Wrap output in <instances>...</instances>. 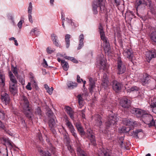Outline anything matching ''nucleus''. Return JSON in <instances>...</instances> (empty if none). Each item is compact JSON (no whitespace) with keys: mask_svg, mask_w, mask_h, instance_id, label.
Returning <instances> with one entry per match:
<instances>
[{"mask_svg":"<svg viewBox=\"0 0 156 156\" xmlns=\"http://www.w3.org/2000/svg\"><path fill=\"white\" fill-rule=\"evenodd\" d=\"M99 31L100 33L101 39L103 41V46L106 54L109 55L111 53L110 45L107 38L103 30L102 24L100 23L98 27Z\"/></svg>","mask_w":156,"mask_h":156,"instance_id":"f257e3e1","label":"nucleus"},{"mask_svg":"<svg viewBox=\"0 0 156 156\" xmlns=\"http://www.w3.org/2000/svg\"><path fill=\"white\" fill-rule=\"evenodd\" d=\"M20 104L22 106L24 114L29 118H31L33 116L31 108L30 106L29 103L27 98L23 95L21 96Z\"/></svg>","mask_w":156,"mask_h":156,"instance_id":"f03ea898","label":"nucleus"},{"mask_svg":"<svg viewBox=\"0 0 156 156\" xmlns=\"http://www.w3.org/2000/svg\"><path fill=\"white\" fill-rule=\"evenodd\" d=\"M8 75L10 79L9 82V91L12 94L14 95L17 91L18 81L11 71H9Z\"/></svg>","mask_w":156,"mask_h":156,"instance_id":"7ed1b4c3","label":"nucleus"},{"mask_svg":"<svg viewBox=\"0 0 156 156\" xmlns=\"http://www.w3.org/2000/svg\"><path fill=\"white\" fill-rule=\"evenodd\" d=\"M122 122L124 124L129 127L123 126L120 127L119 128V131L120 133H127L132 128L136 127L137 126V123L136 122L133 121L131 119H123Z\"/></svg>","mask_w":156,"mask_h":156,"instance_id":"20e7f679","label":"nucleus"},{"mask_svg":"<svg viewBox=\"0 0 156 156\" xmlns=\"http://www.w3.org/2000/svg\"><path fill=\"white\" fill-rule=\"evenodd\" d=\"M104 0H94L92 4V10L94 14H97L98 12L97 8L99 7L101 12H104L105 9V2Z\"/></svg>","mask_w":156,"mask_h":156,"instance_id":"39448f33","label":"nucleus"},{"mask_svg":"<svg viewBox=\"0 0 156 156\" xmlns=\"http://www.w3.org/2000/svg\"><path fill=\"white\" fill-rule=\"evenodd\" d=\"M119 119V118L114 114L110 115L108 121L106 122V125L108 127H112L115 125Z\"/></svg>","mask_w":156,"mask_h":156,"instance_id":"423d86ee","label":"nucleus"},{"mask_svg":"<svg viewBox=\"0 0 156 156\" xmlns=\"http://www.w3.org/2000/svg\"><path fill=\"white\" fill-rule=\"evenodd\" d=\"M117 73L119 74H122L125 73L126 70V67L120 58H118L117 66Z\"/></svg>","mask_w":156,"mask_h":156,"instance_id":"0eeeda50","label":"nucleus"},{"mask_svg":"<svg viewBox=\"0 0 156 156\" xmlns=\"http://www.w3.org/2000/svg\"><path fill=\"white\" fill-rule=\"evenodd\" d=\"M97 62L98 65L101 66V69H104L106 65V60L103 54L101 53L98 56Z\"/></svg>","mask_w":156,"mask_h":156,"instance_id":"6e6552de","label":"nucleus"},{"mask_svg":"<svg viewBox=\"0 0 156 156\" xmlns=\"http://www.w3.org/2000/svg\"><path fill=\"white\" fill-rule=\"evenodd\" d=\"M129 135L133 137L136 138H140L144 135L143 130L141 129H136L135 131H133L129 133Z\"/></svg>","mask_w":156,"mask_h":156,"instance_id":"1a4fd4ad","label":"nucleus"},{"mask_svg":"<svg viewBox=\"0 0 156 156\" xmlns=\"http://www.w3.org/2000/svg\"><path fill=\"white\" fill-rule=\"evenodd\" d=\"M143 117L142 118V120L146 124H147L149 127L151 126L150 123L153 122L154 120L152 116L149 114L148 112H147L144 115Z\"/></svg>","mask_w":156,"mask_h":156,"instance_id":"9d476101","label":"nucleus"},{"mask_svg":"<svg viewBox=\"0 0 156 156\" xmlns=\"http://www.w3.org/2000/svg\"><path fill=\"white\" fill-rule=\"evenodd\" d=\"M131 112L135 114L137 117H141L142 118L144 115L146 113L147 111L138 108H133Z\"/></svg>","mask_w":156,"mask_h":156,"instance_id":"9b49d317","label":"nucleus"},{"mask_svg":"<svg viewBox=\"0 0 156 156\" xmlns=\"http://www.w3.org/2000/svg\"><path fill=\"white\" fill-rule=\"evenodd\" d=\"M1 100L3 104L6 105L10 103V98L8 94L4 92L1 94Z\"/></svg>","mask_w":156,"mask_h":156,"instance_id":"f8f14e48","label":"nucleus"},{"mask_svg":"<svg viewBox=\"0 0 156 156\" xmlns=\"http://www.w3.org/2000/svg\"><path fill=\"white\" fill-rule=\"evenodd\" d=\"M112 86L113 89L116 92L120 90L122 87L121 83L115 80L112 82Z\"/></svg>","mask_w":156,"mask_h":156,"instance_id":"ddd939ff","label":"nucleus"},{"mask_svg":"<svg viewBox=\"0 0 156 156\" xmlns=\"http://www.w3.org/2000/svg\"><path fill=\"white\" fill-rule=\"evenodd\" d=\"M145 56L147 61L149 62L152 58L156 57V54L154 51H149L146 52Z\"/></svg>","mask_w":156,"mask_h":156,"instance_id":"4468645a","label":"nucleus"},{"mask_svg":"<svg viewBox=\"0 0 156 156\" xmlns=\"http://www.w3.org/2000/svg\"><path fill=\"white\" fill-rule=\"evenodd\" d=\"M120 104L122 107L128 108L130 106V101L126 98H124L121 100Z\"/></svg>","mask_w":156,"mask_h":156,"instance_id":"2eb2a0df","label":"nucleus"},{"mask_svg":"<svg viewBox=\"0 0 156 156\" xmlns=\"http://www.w3.org/2000/svg\"><path fill=\"white\" fill-rule=\"evenodd\" d=\"M150 100V105L152 108V112L156 114V98L153 96L151 98Z\"/></svg>","mask_w":156,"mask_h":156,"instance_id":"dca6fc26","label":"nucleus"},{"mask_svg":"<svg viewBox=\"0 0 156 156\" xmlns=\"http://www.w3.org/2000/svg\"><path fill=\"white\" fill-rule=\"evenodd\" d=\"M93 119L95 120L94 123L95 125L98 126H100L102 123L101 116L98 114H96L93 117Z\"/></svg>","mask_w":156,"mask_h":156,"instance_id":"f3484780","label":"nucleus"},{"mask_svg":"<svg viewBox=\"0 0 156 156\" xmlns=\"http://www.w3.org/2000/svg\"><path fill=\"white\" fill-rule=\"evenodd\" d=\"M78 40L79 44L77 47V49L80 50L84 46V35L83 34H80Z\"/></svg>","mask_w":156,"mask_h":156,"instance_id":"a211bd4d","label":"nucleus"},{"mask_svg":"<svg viewBox=\"0 0 156 156\" xmlns=\"http://www.w3.org/2000/svg\"><path fill=\"white\" fill-rule=\"evenodd\" d=\"M89 79L90 82L89 90L90 92L91 93H92L95 87V83L94 80L92 77H89Z\"/></svg>","mask_w":156,"mask_h":156,"instance_id":"6ab92c4d","label":"nucleus"},{"mask_svg":"<svg viewBox=\"0 0 156 156\" xmlns=\"http://www.w3.org/2000/svg\"><path fill=\"white\" fill-rule=\"evenodd\" d=\"M55 119L51 117L49 120V126L51 128V129L53 133L55 134L56 133L55 130L54 129V127L55 126Z\"/></svg>","mask_w":156,"mask_h":156,"instance_id":"aec40b11","label":"nucleus"},{"mask_svg":"<svg viewBox=\"0 0 156 156\" xmlns=\"http://www.w3.org/2000/svg\"><path fill=\"white\" fill-rule=\"evenodd\" d=\"M123 54L124 56L129 58H131L133 57V53L131 49L124 50Z\"/></svg>","mask_w":156,"mask_h":156,"instance_id":"412c9836","label":"nucleus"},{"mask_svg":"<svg viewBox=\"0 0 156 156\" xmlns=\"http://www.w3.org/2000/svg\"><path fill=\"white\" fill-rule=\"evenodd\" d=\"M5 73L0 71V85L2 87H3L5 85Z\"/></svg>","mask_w":156,"mask_h":156,"instance_id":"4be33fe9","label":"nucleus"},{"mask_svg":"<svg viewBox=\"0 0 156 156\" xmlns=\"http://www.w3.org/2000/svg\"><path fill=\"white\" fill-rule=\"evenodd\" d=\"M65 111L69 115L70 118L73 119L74 118V112L72 109L69 106H66L65 108Z\"/></svg>","mask_w":156,"mask_h":156,"instance_id":"5701e85b","label":"nucleus"},{"mask_svg":"<svg viewBox=\"0 0 156 156\" xmlns=\"http://www.w3.org/2000/svg\"><path fill=\"white\" fill-rule=\"evenodd\" d=\"M98 154L99 156H109L110 155L108 151L103 148L99 149Z\"/></svg>","mask_w":156,"mask_h":156,"instance_id":"b1692460","label":"nucleus"},{"mask_svg":"<svg viewBox=\"0 0 156 156\" xmlns=\"http://www.w3.org/2000/svg\"><path fill=\"white\" fill-rule=\"evenodd\" d=\"M101 84L105 88L107 87L108 86V76L106 73H104L103 74L102 82Z\"/></svg>","mask_w":156,"mask_h":156,"instance_id":"393cba45","label":"nucleus"},{"mask_svg":"<svg viewBox=\"0 0 156 156\" xmlns=\"http://www.w3.org/2000/svg\"><path fill=\"white\" fill-rule=\"evenodd\" d=\"M150 79V76L147 74H146L145 76L141 79V82L143 85H144L149 82Z\"/></svg>","mask_w":156,"mask_h":156,"instance_id":"a878e982","label":"nucleus"},{"mask_svg":"<svg viewBox=\"0 0 156 156\" xmlns=\"http://www.w3.org/2000/svg\"><path fill=\"white\" fill-rule=\"evenodd\" d=\"M4 141L5 142V145L8 146L10 148H12L13 147L12 142L8 138H5L3 139Z\"/></svg>","mask_w":156,"mask_h":156,"instance_id":"bb28decb","label":"nucleus"},{"mask_svg":"<svg viewBox=\"0 0 156 156\" xmlns=\"http://www.w3.org/2000/svg\"><path fill=\"white\" fill-rule=\"evenodd\" d=\"M77 85V84L76 83L71 81L68 82L67 83V87L69 89H73L76 87Z\"/></svg>","mask_w":156,"mask_h":156,"instance_id":"cd10ccee","label":"nucleus"},{"mask_svg":"<svg viewBox=\"0 0 156 156\" xmlns=\"http://www.w3.org/2000/svg\"><path fill=\"white\" fill-rule=\"evenodd\" d=\"M125 88L127 92H131L134 91H137L139 89L138 87L136 86H133L131 87H127V86H126L125 87Z\"/></svg>","mask_w":156,"mask_h":156,"instance_id":"c85d7f7f","label":"nucleus"},{"mask_svg":"<svg viewBox=\"0 0 156 156\" xmlns=\"http://www.w3.org/2000/svg\"><path fill=\"white\" fill-rule=\"evenodd\" d=\"M77 154L79 156H88L87 154L79 147L77 148Z\"/></svg>","mask_w":156,"mask_h":156,"instance_id":"c756f323","label":"nucleus"},{"mask_svg":"<svg viewBox=\"0 0 156 156\" xmlns=\"http://www.w3.org/2000/svg\"><path fill=\"white\" fill-rule=\"evenodd\" d=\"M61 65L63 69L65 71H67L69 68L68 63L64 60H62Z\"/></svg>","mask_w":156,"mask_h":156,"instance_id":"7c9ffc66","label":"nucleus"},{"mask_svg":"<svg viewBox=\"0 0 156 156\" xmlns=\"http://www.w3.org/2000/svg\"><path fill=\"white\" fill-rule=\"evenodd\" d=\"M38 150L39 154L41 156H51L50 153L48 151L43 152L41 149H38Z\"/></svg>","mask_w":156,"mask_h":156,"instance_id":"2f4dec72","label":"nucleus"},{"mask_svg":"<svg viewBox=\"0 0 156 156\" xmlns=\"http://www.w3.org/2000/svg\"><path fill=\"white\" fill-rule=\"evenodd\" d=\"M143 5V6L145 7L147 5V3L146 1L144 0H140L137 2L136 5L137 6V8H138L140 7V5Z\"/></svg>","mask_w":156,"mask_h":156,"instance_id":"473e14b6","label":"nucleus"},{"mask_svg":"<svg viewBox=\"0 0 156 156\" xmlns=\"http://www.w3.org/2000/svg\"><path fill=\"white\" fill-rule=\"evenodd\" d=\"M44 87L46 90L47 92L50 95H51L53 93V91L54 89L53 87H51L50 88L47 84L44 85Z\"/></svg>","mask_w":156,"mask_h":156,"instance_id":"72a5a7b5","label":"nucleus"},{"mask_svg":"<svg viewBox=\"0 0 156 156\" xmlns=\"http://www.w3.org/2000/svg\"><path fill=\"white\" fill-rule=\"evenodd\" d=\"M76 126L78 130L81 133V134H84V133L83 129L80 122L76 123Z\"/></svg>","mask_w":156,"mask_h":156,"instance_id":"f704fd0d","label":"nucleus"},{"mask_svg":"<svg viewBox=\"0 0 156 156\" xmlns=\"http://www.w3.org/2000/svg\"><path fill=\"white\" fill-rule=\"evenodd\" d=\"M70 38V35L69 34H66L65 36V40L66 43V47L67 48L69 47L70 43L69 39Z\"/></svg>","mask_w":156,"mask_h":156,"instance_id":"c9c22d12","label":"nucleus"},{"mask_svg":"<svg viewBox=\"0 0 156 156\" xmlns=\"http://www.w3.org/2000/svg\"><path fill=\"white\" fill-rule=\"evenodd\" d=\"M39 30L37 27H35L31 29L30 32V34L32 35H34L37 36L39 34Z\"/></svg>","mask_w":156,"mask_h":156,"instance_id":"e433bc0d","label":"nucleus"},{"mask_svg":"<svg viewBox=\"0 0 156 156\" xmlns=\"http://www.w3.org/2000/svg\"><path fill=\"white\" fill-rule=\"evenodd\" d=\"M83 95L80 94H78L77 96L79 105L80 106L83 105V99L82 98Z\"/></svg>","mask_w":156,"mask_h":156,"instance_id":"4c0bfd02","label":"nucleus"},{"mask_svg":"<svg viewBox=\"0 0 156 156\" xmlns=\"http://www.w3.org/2000/svg\"><path fill=\"white\" fill-rule=\"evenodd\" d=\"M66 126L69 130L74 128L71 122H69L68 119L66 120Z\"/></svg>","mask_w":156,"mask_h":156,"instance_id":"58836bf2","label":"nucleus"},{"mask_svg":"<svg viewBox=\"0 0 156 156\" xmlns=\"http://www.w3.org/2000/svg\"><path fill=\"white\" fill-rule=\"evenodd\" d=\"M11 70L12 72V73H14L15 76L17 77L18 73L17 70V68L16 67L13 66L12 65L11 66Z\"/></svg>","mask_w":156,"mask_h":156,"instance_id":"ea45409f","label":"nucleus"},{"mask_svg":"<svg viewBox=\"0 0 156 156\" xmlns=\"http://www.w3.org/2000/svg\"><path fill=\"white\" fill-rule=\"evenodd\" d=\"M46 51L47 53L51 54L55 51V49L51 47H48L47 48Z\"/></svg>","mask_w":156,"mask_h":156,"instance_id":"a19ab883","label":"nucleus"},{"mask_svg":"<svg viewBox=\"0 0 156 156\" xmlns=\"http://www.w3.org/2000/svg\"><path fill=\"white\" fill-rule=\"evenodd\" d=\"M88 137L90 139V140L92 144L94 146L96 145V143L95 140V136H94L93 135H91V136H90V137Z\"/></svg>","mask_w":156,"mask_h":156,"instance_id":"79ce46f5","label":"nucleus"},{"mask_svg":"<svg viewBox=\"0 0 156 156\" xmlns=\"http://www.w3.org/2000/svg\"><path fill=\"white\" fill-rule=\"evenodd\" d=\"M33 9V6L31 2L29 3L28 7L27 8V11L28 14L32 13V11Z\"/></svg>","mask_w":156,"mask_h":156,"instance_id":"37998d69","label":"nucleus"},{"mask_svg":"<svg viewBox=\"0 0 156 156\" xmlns=\"http://www.w3.org/2000/svg\"><path fill=\"white\" fill-rule=\"evenodd\" d=\"M151 38L153 41L156 42V31L153 32L151 35Z\"/></svg>","mask_w":156,"mask_h":156,"instance_id":"c03bdc74","label":"nucleus"},{"mask_svg":"<svg viewBox=\"0 0 156 156\" xmlns=\"http://www.w3.org/2000/svg\"><path fill=\"white\" fill-rule=\"evenodd\" d=\"M69 130L71 133L72 135L74 136L75 138L76 139H77V134L76 132V130H75L74 128H73L72 129H71Z\"/></svg>","mask_w":156,"mask_h":156,"instance_id":"a18cd8bd","label":"nucleus"},{"mask_svg":"<svg viewBox=\"0 0 156 156\" xmlns=\"http://www.w3.org/2000/svg\"><path fill=\"white\" fill-rule=\"evenodd\" d=\"M64 58L66 59H68L69 60H71L73 62L75 63H77L78 61L77 60H76L74 58L69 57L67 56H66L64 57Z\"/></svg>","mask_w":156,"mask_h":156,"instance_id":"49530a36","label":"nucleus"},{"mask_svg":"<svg viewBox=\"0 0 156 156\" xmlns=\"http://www.w3.org/2000/svg\"><path fill=\"white\" fill-rule=\"evenodd\" d=\"M66 21L69 25H70L72 26H75L74 23L72 21L71 19H69L68 18H66Z\"/></svg>","mask_w":156,"mask_h":156,"instance_id":"de8ad7c7","label":"nucleus"},{"mask_svg":"<svg viewBox=\"0 0 156 156\" xmlns=\"http://www.w3.org/2000/svg\"><path fill=\"white\" fill-rule=\"evenodd\" d=\"M115 36L116 37H119L120 36L121 31L119 28H117L116 31H115Z\"/></svg>","mask_w":156,"mask_h":156,"instance_id":"09e8293b","label":"nucleus"},{"mask_svg":"<svg viewBox=\"0 0 156 156\" xmlns=\"http://www.w3.org/2000/svg\"><path fill=\"white\" fill-rule=\"evenodd\" d=\"M61 19L62 21V26L65 29V27L64 25V21L65 20V15L63 13H62Z\"/></svg>","mask_w":156,"mask_h":156,"instance_id":"8fccbe9b","label":"nucleus"},{"mask_svg":"<svg viewBox=\"0 0 156 156\" xmlns=\"http://www.w3.org/2000/svg\"><path fill=\"white\" fill-rule=\"evenodd\" d=\"M32 13L28 14V16L29 22L31 23H33V18L32 15Z\"/></svg>","mask_w":156,"mask_h":156,"instance_id":"3c124183","label":"nucleus"},{"mask_svg":"<svg viewBox=\"0 0 156 156\" xmlns=\"http://www.w3.org/2000/svg\"><path fill=\"white\" fill-rule=\"evenodd\" d=\"M5 114L2 110H0V119H4L5 117Z\"/></svg>","mask_w":156,"mask_h":156,"instance_id":"603ef678","label":"nucleus"},{"mask_svg":"<svg viewBox=\"0 0 156 156\" xmlns=\"http://www.w3.org/2000/svg\"><path fill=\"white\" fill-rule=\"evenodd\" d=\"M24 22L23 20H21L18 23L17 26L20 29H21L22 28V24Z\"/></svg>","mask_w":156,"mask_h":156,"instance_id":"864d4df0","label":"nucleus"},{"mask_svg":"<svg viewBox=\"0 0 156 156\" xmlns=\"http://www.w3.org/2000/svg\"><path fill=\"white\" fill-rule=\"evenodd\" d=\"M35 113L37 115H39V117H40V116L41 114V111L39 108L38 107L37 109H36Z\"/></svg>","mask_w":156,"mask_h":156,"instance_id":"5fc2aeb1","label":"nucleus"},{"mask_svg":"<svg viewBox=\"0 0 156 156\" xmlns=\"http://www.w3.org/2000/svg\"><path fill=\"white\" fill-rule=\"evenodd\" d=\"M8 19L10 20L14 24L15 23L14 20V16L13 15H9L8 16Z\"/></svg>","mask_w":156,"mask_h":156,"instance_id":"6e6d98bb","label":"nucleus"},{"mask_svg":"<svg viewBox=\"0 0 156 156\" xmlns=\"http://www.w3.org/2000/svg\"><path fill=\"white\" fill-rule=\"evenodd\" d=\"M51 39L52 41H56L58 39V37L56 34H52L51 36Z\"/></svg>","mask_w":156,"mask_h":156,"instance_id":"4d7b16f0","label":"nucleus"},{"mask_svg":"<svg viewBox=\"0 0 156 156\" xmlns=\"http://www.w3.org/2000/svg\"><path fill=\"white\" fill-rule=\"evenodd\" d=\"M69 143H68L67 145L68 149L71 153H73L74 152V151L72 149L71 146L69 144Z\"/></svg>","mask_w":156,"mask_h":156,"instance_id":"13d9d810","label":"nucleus"},{"mask_svg":"<svg viewBox=\"0 0 156 156\" xmlns=\"http://www.w3.org/2000/svg\"><path fill=\"white\" fill-rule=\"evenodd\" d=\"M30 80L31 83H33L35 87H37V83L35 80H34V78L30 79Z\"/></svg>","mask_w":156,"mask_h":156,"instance_id":"bf43d9fd","label":"nucleus"},{"mask_svg":"<svg viewBox=\"0 0 156 156\" xmlns=\"http://www.w3.org/2000/svg\"><path fill=\"white\" fill-rule=\"evenodd\" d=\"M87 133L88 137H90L91 135H93L92 131L90 129H88L87 131Z\"/></svg>","mask_w":156,"mask_h":156,"instance_id":"052dcab7","label":"nucleus"},{"mask_svg":"<svg viewBox=\"0 0 156 156\" xmlns=\"http://www.w3.org/2000/svg\"><path fill=\"white\" fill-rule=\"evenodd\" d=\"M53 44L56 46L58 47L59 46V41L58 39L56 41H53Z\"/></svg>","mask_w":156,"mask_h":156,"instance_id":"680f3d73","label":"nucleus"},{"mask_svg":"<svg viewBox=\"0 0 156 156\" xmlns=\"http://www.w3.org/2000/svg\"><path fill=\"white\" fill-rule=\"evenodd\" d=\"M26 88L28 90H31L32 89V87H31V83H28L26 86Z\"/></svg>","mask_w":156,"mask_h":156,"instance_id":"e2e57ef3","label":"nucleus"},{"mask_svg":"<svg viewBox=\"0 0 156 156\" xmlns=\"http://www.w3.org/2000/svg\"><path fill=\"white\" fill-rule=\"evenodd\" d=\"M124 139L123 137H120L119 138L120 141H119V143L120 144V147H122V144L123 143V140Z\"/></svg>","mask_w":156,"mask_h":156,"instance_id":"0e129e2a","label":"nucleus"},{"mask_svg":"<svg viewBox=\"0 0 156 156\" xmlns=\"http://www.w3.org/2000/svg\"><path fill=\"white\" fill-rule=\"evenodd\" d=\"M43 66L44 67H47L48 66V65L45 59H43Z\"/></svg>","mask_w":156,"mask_h":156,"instance_id":"69168bd1","label":"nucleus"},{"mask_svg":"<svg viewBox=\"0 0 156 156\" xmlns=\"http://www.w3.org/2000/svg\"><path fill=\"white\" fill-rule=\"evenodd\" d=\"M19 81L21 83L22 85L24 83V80L22 78H20L19 79Z\"/></svg>","mask_w":156,"mask_h":156,"instance_id":"338daca9","label":"nucleus"},{"mask_svg":"<svg viewBox=\"0 0 156 156\" xmlns=\"http://www.w3.org/2000/svg\"><path fill=\"white\" fill-rule=\"evenodd\" d=\"M151 126H154L156 128V119L153 122H152L151 123H150Z\"/></svg>","mask_w":156,"mask_h":156,"instance_id":"774afa93","label":"nucleus"}]
</instances>
